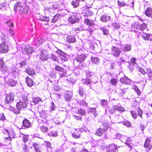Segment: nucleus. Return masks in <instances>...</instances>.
Instances as JSON below:
<instances>
[{
  "label": "nucleus",
  "instance_id": "obj_1",
  "mask_svg": "<svg viewBox=\"0 0 152 152\" xmlns=\"http://www.w3.org/2000/svg\"><path fill=\"white\" fill-rule=\"evenodd\" d=\"M1 40L2 42L0 44V53H6L9 50V47L6 44V38L4 35L1 36Z\"/></svg>",
  "mask_w": 152,
  "mask_h": 152
},
{
  "label": "nucleus",
  "instance_id": "obj_2",
  "mask_svg": "<svg viewBox=\"0 0 152 152\" xmlns=\"http://www.w3.org/2000/svg\"><path fill=\"white\" fill-rule=\"evenodd\" d=\"M139 102L137 101H134L132 104V107L136 110L138 115L141 118H142L143 112L139 107Z\"/></svg>",
  "mask_w": 152,
  "mask_h": 152
},
{
  "label": "nucleus",
  "instance_id": "obj_3",
  "mask_svg": "<svg viewBox=\"0 0 152 152\" xmlns=\"http://www.w3.org/2000/svg\"><path fill=\"white\" fill-rule=\"evenodd\" d=\"M39 57L42 61H46L49 58V54L47 50H42L40 52Z\"/></svg>",
  "mask_w": 152,
  "mask_h": 152
},
{
  "label": "nucleus",
  "instance_id": "obj_4",
  "mask_svg": "<svg viewBox=\"0 0 152 152\" xmlns=\"http://www.w3.org/2000/svg\"><path fill=\"white\" fill-rule=\"evenodd\" d=\"M44 11L46 15L50 16L54 15L55 11L50 5H47L45 6Z\"/></svg>",
  "mask_w": 152,
  "mask_h": 152
},
{
  "label": "nucleus",
  "instance_id": "obj_5",
  "mask_svg": "<svg viewBox=\"0 0 152 152\" xmlns=\"http://www.w3.org/2000/svg\"><path fill=\"white\" fill-rule=\"evenodd\" d=\"M109 126V124H103V128L98 129L96 132V134L98 136H101L104 133V131L107 129Z\"/></svg>",
  "mask_w": 152,
  "mask_h": 152
},
{
  "label": "nucleus",
  "instance_id": "obj_6",
  "mask_svg": "<svg viewBox=\"0 0 152 152\" xmlns=\"http://www.w3.org/2000/svg\"><path fill=\"white\" fill-rule=\"evenodd\" d=\"M55 69L58 71V73L60 75V77H62L65 76L66 74V72L64 71V68L59 66L56 65L55 67Z\"/></svg>",
  "mask_w": 152,
  "mask_h": 152
},
{
  "label": "nucleus",
  "instance_id": "obj_7",
  "mask_svg": "<svg viewBox=\"0 0 152 152\" xmlns=\"http://www.w3.org/2000/svg\"><path fill=\"white\" fill-rule=\"evenodd\" d=\"M121 53V51L118 48L115 46L112 47L111 49V54L113 56L118 57Z\"/></svg>",
  "mask_w": 152,
  "mask_h": 152
},
{
  "label": "nucleus",
  "instance_id": "obj_8",
  "mask_svg": "<svg viewBox=\"0 0 152 152\" xmlns=\"http://www.w3.org/2000/svg\"><path fill=\"white\" fill-rule=\"evenodd\" d=\"M14 100V95L12 92L7 94L6 96L4 101L5 103L9 104Z\"/></svg>",
  "mask_w": 152,
  "mask_h": 152
},
{
  "label": "nucleus",
  "instance_id": "obj_9",
  "mask_svg": "<svg viewBox=\"0 0 152 152\" xmlns=\"http://www.w3.org/2000/svg\"><path fill=\"white\" fill-rule=\"evenodd\" d=\"M21 9L20 10L19 12L23 14L27 13L29 10V7L25 2L22 3V5L21 7Z\"/></svg>",
  "mask_w": 152,
  "mask_h": 152
},
{
  "label": "nucleus",
  "instance_id": "obj_10",
  "mask_svg": "<svg viewBox=\"0 0 152 152\" xmlns=\"http://www.w3.org/2000/svg\"><path fill=\"white\" fill-rule=\"evenodd\" d=\"M141 37L143 39L146 41H152V34L149 33L143 32L141 35Z\"/></svg>",
  "mask_w": 152,
  "mask_h": 152
},
{
  "label": "nucleus",
  "instance_id": "obj_11",
  "mask_svg": "<svg viewBox=\"0 0 152 152\" xmlns=\"http://www.w3.org/2000/svg\"><path fill=\"white\" fill-rule=\"evenodd\" d=\"M27 107V103L26 102H23L22 101H20L18 102L16 105V107L19 110H21Z\"/></svg>",
  "mask_w": 152,
  "mask_h": 152
},
{
  "label": "nucleus",
  "instance_id": "obj_12",
  "mask_svg": "<svg viewBox=\"0 0 152 152\" xmlns=\"http://www.w3.org/2000/svg\"><path fill=\"white\" fill-rule=\"evenodd\" d=\"M25 82L28 86L31 87L35 85L36 84L32 79L28 76H27L25 78Z\"/></svg>",
  "mask_w": 152,
  "mask_h": 152
},
{
  "label": "nucleus",
  "instance_id": "obj_13",
  "mask_svg": "<svg viewBox=\"0 0 152 152\" xmlns=\"http://www.w3.org/2000/svg\"><path fill=\"white\" fill-rule=\"evenodd\" d=\"M119 81L121 83L126 85L130 84L131 83L130 80L126 76L121 78Z\"/></svg>",
  "mask_w": 152,
  "mask_h": 152
},
{
  "label": "nucleus",
  "instance_id": "obj_14",
  "mask_svg": "<svg viewBox=\"0 0 152 152\" xmlns=\"http://www.w3.org/2000/svg\"><path fill=\"white\" fill-rule=\"evenodd\" d=\"M79 18L74 15H71L68 18V20L71 23H74L78 21Z\"/></svg>",
  "mask_w": 152,
  "mask_h": 152
},
{
  "label": "nucleus",
  "instance_id": "obj_15",
  "mask_svg": "<svg viewBox=\"0 0 152 152\" xmlns=\"http://www.w3.org/2000/svg\"><path fill=\"white\" fill-rule=\"evenodd\" d=\"M81 131L80 129H75V131L72 134V136L74 138L76 139L79 138L80 137Z\"/></svg>",
  "mask_w": 152,
  "mask_h": 152
},
{
  "label": "nucleus",
  "instance_id": "obj_16",
  "mask_svg": "<svg viewBox=\"0 0 152 152\" xmlns=\"http://www.w3.org/2000/svg\"><path fill=\"white\" fill-rule=\"evenodd\" d=\"M86 58L85 55L82 54L77 55L76 57V60L80 63L83 62Z\"/></svg>",
  "mask_w": 152,
  "mask_h": 152
},
{
  "label": "nucleus",
  "instance_id": "obj_17",
  "mask_svg": "<svg viewBox=\"0 0 152 152\" xmlns=\"http://www.w3.org/2000/svg\"><path fill=\"white\" fill-rule=\"evenodd\" d=\"M22 5V3L20 1H17L14 4V10L15 12L18 11H20V10L21 9V7Z\"/></svg>",
  "mask_w": 152,
  "mask_h": 152
},
{
  "label": "nucleus",
  "instance_id": "obj_18",
  "mask_svg": "<svg viewBox=\"0 0 152 152\" xmlns=\"http://www.w3.org/2000/svg\"><path fill=\"white\" fill-rule=\"evenodd\" d=\"M145 14L148 17H152V8L151 7H147L145 11Z\"/></svg>",
  "mask_w": 152,
  "mask_h": 152
},
{
  "label": "nucleus",
  "instance_id": "obj_19",
  "mask_svg": "<svg viewBox=\"0 0 152 152\" xmlns=\"http://www.w3.org/2000/svg\"><path fill=\"white\" fill-rule=\"evenodd\" d=\"M148 27L147 24L143 23L139 25L138 29L140 31L142 32L144 31L145 30L148 31L149 29H147Z\"/></svg>",
  "mask_w": 152,
  "mask_h": 152
},
{
  "label": "nucleus",
  "instance_id": "obj_20",
  "mask_svg": "<svg viewBox=\"0 0 152 152\" xmlns=\"http://www.w3.org/2000/svg\"><path fill=\"white\" fill-rule=\"evenodd\" d=\"M116 146L114 144L109 145L107 148V150L109 152H115L117 150Z\"/></svg>",
  "mask_w": 152,
  "mask_h": 152
},
{
  "label": "nucleus",
  "instance_id": "obj_21",
  "mask_svg": "<svg viewBox=\"0 0 152 152\" xmlns=\"http://www.w3.org/2000/svg\"><path fill=\"white\" fill-rule=\"evenodd\" d=\"M26 72L29 75L33 77L36 75V72L35 70L33 69L28 68L26 69Z\"/></svg>",
  "mask_w": 152,
  "mask_h": 152
},
{
  "label": "nucleus",
  "instance_id": "obj_22",
  "mask_svg": "<svg viewBox=\"0 0 152 152\" xmlns=\"http://www.w3.org/2000/svg\"><path fill=\"white\" fill-rule=\"evenodd\" d=\"M113 109L114 111H117L120 113H122L125 111L124 108L122 107L117 105L114 106Z\"/></svg>",
  "mask_w": 152,
  "mask_h": 152
},
{
  "label": "nucleus",
  "instance_id": "obj_23",
  "mask_svg": "<svg viewBox=\"0 0 152 152\" xmlns=\"http://www.w3.org/2000/svg\"><path fill=\"white\" fill-rule=\"evenodd\" d=\"M66 42L69 43H73L76 42L75 38L73 36L69 35L66 38Z\"/></svg>",
  "mask_w": 152,
  "mask_h": 152
},
{
  "label": "nucleus",
  "instance_id": "obj_24",
  "mask_svg": "<svg viewBox=\"0 0 152 152\" xmlns=\"http://www.w3.org/2000/svg\"><path fill=\"white\" fill-rule=\"evenodd\" d=\"M110 16L105 14L101 16L100 20L103 22H106L110 20Z\"/></svg>",
  "mask_w": 152,
  "mask_h": 152
},
{
  "label": "nucleus",
  "instance_id": "obj_25",
  "mask_svg": "<svg viewBox=\"0 0 152 152\" xmlns=\"http://www.w3.org/2000/svg\"><path fill=\"white\" fill-rule=\"evenodd\" d=\"M72 94L71 93H67L64 96V98L67 102H69L71 100Z\"/></svg>",
  "mask_w": 152,
  "mask_h": 152
},
{
  "label": "nucleus",
  "instance_id": "obj_26",
  "mask_svg": "<svg viewBox=\"0 0 152 152\" xmlns=\"http://www.w3.org/2000/svg\"><path fill=\"white\" fill-rule=\"evenodd\" d=\"M132 47L130 44H125L123 47V51L124 52H128L131 50Z\"/></svg>",
  "mask_w": 152,
  "mask_h": 152
},
{
  "label": "nucleus",
  "instance_id": "obj_27",
  "mask_svg": "<svg viewBox=\"0 0 152 152\" xmlns=\"http://www.w3.org/2000/svg\"><path fill=\"white\" fill-rule=\"evenodd\" d=\"M124 140H126L125 141V143L128 146H129L130 148H132V146L131 145L132 140H131L130 139V138L129 137L126 138H126H124Z\"/></svg>",
  "mask_w": 152,
  "mask_h": 152
},
{
  "label": "nucleus",
  "instance_id": "obj_28",
  "mask_svg": "<svg viewBox=\"0 0 152 152\" xmlns=\"http://www.w3.org/2000/svg\"><path fill=\"white\" fill-rule=\"evenodd\" d=\"M146 74L149 80H152V70L151 69H148Z\"/></svg>",
  "mask_w": 152,
  "mask_h": 152
},
{
  "label": "nucleus",
  "instance_id": "obj_29",
  "mask_svg": "<svg viewBox=\"0 0 152 152\" xmlns=\"http://www.w3.org/2000/svg\"><path fill=\"white\" fill-rule=\"evenodd\" d=\"M84 22L85 24L90 26H93L94 24V22L92 20H90L88 18L85 19L84 20Z\"/></svg>",
  "mask_w": 152,
  "mask_h": 152
},
{
  "label": "nucleus",
  "instance_id": "obj_30",
  "mask_svg": "<svg viewBox=\"0 0 152 152\" xmlns=\"http://www.w3.org/2000/svg\"><path fill=\"white\" fill-rule=\"evenodd\" d=\"M45 146L48 149L47 150L48 152H51V145L50 143L46 141L44 143Z\"/></svg>",
  "mask_w": 152,
  "mask_h": 152
},
{
  "label": "nucleus",
  "instance_id": "obj_31",
  "mask_svg": "<svg viewBox=\"0 0 152 152\" xmlns=\"http://www.w3.org/2000/svg\"><path fill=\"white\" fill-rule=\"evenodd\" d=\"M50 6L55 11L56 10L59 8V3L57 2L54 3L53 5H50Z\"/></svg>",
  "mask_w": 152,
  "mask_h": 152
},
{
  "label": "nucleus",
  "instance_id": "obj_32",
  "mask_svg": "<svg viewBox=\"0 0 152 152\" xmlns=\"http://www.w3.org/2000/svg\"><path fill=\"white\" fill-rule=\"evenodd\" d=\"M71 4L74 8H76L79 6V3L77 0L72 1L71 2Z\"/></svg>",
  "mask_w": 152,
  "mask_h": 152
},
{
  "label": "nucleus",
  "instance_id": "obj_33",
  "mask_svg": "<svg viewBox=\"0 0 152 152\" xmlns=\"http://www.w3.org/2000/svg\"><path fill=\"white\" fill-rule=\"evenodd\" d=\"M132 117L134 119H136L137 117V113L138 114V113L135 110H132L130 111Z\"/></svg>",
  "mask_w": 152,
  "mask_h": 152
},
{
  "label": "nucleus",
  "instance_id": "obj_34",
  "mask_svg": "<svg viewBox=\"0 0 152 152\" xmlns=\"http://www.w3.org/2000/svg\"><path fill=\"white\" fill-rule=\"evenodd\" d=\"M0 121L4 122L7 121L4 114L3 113L0 114Z\"/></svg>",
  "mask_w": 152,
  "mask_h": 152
},
{
  "label": "nucleus",
  "instance_id": "obj_35",
  "mask_svg": "<svg viewBox=\"0 0 152 152\" xmlns=\"http://www.w3.org/2000/svg\"><path fill=\"white\" fill-rule=\"evenodd\" d=\"M61 55L62 57V58H61L62 60H64L65 61H68V58L67 57L68 56V55L66 54V53H65L63 52H62V53Z\"/></svg>",
  "mask_w": 152,
  "mask_h": 152
},
{
  "label": "nucleus",
  "instance_id": "obj_36",
  "mask_svg": "<svg viewBox=\"0 0 152 152\" xmlns=\"http://www.w3.org/2000/svg\"><path fill=\"white\" fill-rule=\"evenodd\" d=\"M120 138H121V140L122 142H123L124 140V138H126V137L124 136L121 135V134L118 133L115 135V138H118L120 139Z\"/></svg>",
  "mask_w": 152,
  "mask_h": 152
},
{
  "label": "nucleus",
  "instance_id": "obj_37",
  "mask_svg": "<svg viewBox=\"0 0 152 152\" xmlns=\"http://www.w3.org/2000/svg\"><path fill=\"white\" fill-rule=\"evenodd\" d=\"M51 58L53 61L59 62V59L58 57L54 54L52 53L51 55Z\"/></svg>",
  "mask_w": 152,
  "mask_h": 152
},
{
  "label": "nucleus",
  "instance_id": "obj_38",
  "mask_svg": "<svg viewBox=\"0 0 152 152\" xmlns=\"http://www.w3.org/2000/svg\"><path fill=\"white\" fill-rule=\"evenodd\" d=\"M28 135H24L22 134H21L20 135V137H22V138H23V141L24 143H26V142L28 140Z\"/></svg>",
  "mask_w": 152,
  "mask_h": 152
},
{
  "label": "nucleus",
  "instance_id": "obj_39",
  "mask_svg": "<svg viewBox=\"0 0 152 152\" xmlns=\"http://www.w3.org/2000/svg\"><path fill=\"white\" fill-rule=\"evenodd\" d=\"M77 113L81 115H85L86 113L85 110L80 109L78 110Z\"/></svg>",
  "mask_w": 152,
  "mask_h": 152
},
{
  "label": "nucleus",
  "instance_id": "obj_40",
  "mask_svg": "<svg viewBox=\"0 0 152 152\" xmlns=\"http://www.w3.org/2000/svg\"><path fill=\"white\" fill-rule=\"evenodd\" d=\"M23 102H26L28 101V98L27 96L25 95V94H23L22 95L21 97H20V101Z\"/></svg>",
  "mask_w": 152,
  "mask_h": 152
},
{
  "label": "nucleus",
  "instance_id": "obj_41",
  "mask_svg": "<svg viewBox=\"0 0 152 152\" xmlns=\"http://www.w3.org/2000/svg\"><path fill=\"white\" fill-rule=\"evenodd\" d=\"M33 146L34 148V150L36 152H41L39 150V146L37 143H35L33 144Z\"/></svg>",
  "mask_w": 152,
  "mask_h": 152
},
{
  "label": "nucleus",
  "instance_id": "obj_42",
  "mask_svg": "<svg viewBox=\"0 0 152 152\" xmlns=\"http://www.w3.org/2000/svg\"><path fill=\"white\" fill-rule=\"evenodd\" d=\"M100 29L102 31L104 35H107L109 34V31L107 29L103 27H101Z\"/></svg>",
  "mask_w": 152,
  "mask_h": 152
},
{
  "label": "nucleus",
  "instance_id": "obj_43",
  "mask_svg": "<svg viewBox=\"0 0 152 152\" xmlns=\"http://www.w3.org/2000/svg\"><path fill=\"white\" fill-rule=\"evenodd\" d=\"M6 6L7 4L6 2L1 3H0V9L2 10H6Z\"/></svg>",
  "mask_w": 152,
  "mask_h": 152
},
{
  "label": "nucleus",
  "instance_id": "obj_44",
  "mask_svg": "<svg viewBox=\"0 0 152 152\" xmlns=\"http://www.w3.org/2000/svg\"><path fill=\"white\" fill-rule=\"evenodd\" d=\"M8 82V84L12 86H14L16 85V82L13 80L10 79Z\"/></svg>",
  "mask_w": 152,
  "mask_h": 152
},
{
  "label": "nucleus",
  "instance_id": "obj_45",
  "mask_svg": "<svg viewBox=\"0 0 152 152\" xmlns=\"http://www.w3.org/2000/svg\"><path fill=\"white\" fill-rule=\"evenodd\" d=\"M117 83V80L115 78L111 79L110 80V83L113 86H116Z\"/></svg>",
  "mask_w": 152,
  "mask_h": 152
},
{
  "label": "nucleus",
  "instance_id": "obj_46",
  "mask_svg": "<svg viewBox=\"0 0 152 152\" xmlns=\"http://www.w3.org/2000/svg\"><path fill=\"white\" fill-rule=\"evenodd\" d=\"M40 130L43 132H47L48 130V127L43 126L41 127Z\"/></svg>",
  "mask_w": 152,
  "mask_h": 152
},
{
  "label": "nucleus",
  "instance_id": "obj_47",
  "mask_svg": "<svg viewBox=\"0 0 152 152\" xmlns=\"http://www.w3.org/2000/svg\"><path fill=\"white\" fill-rule=\"evenodd\" d=\"M150 140L149 139H147L145 141V143L144 145V146L146 148L148 147V146H149L151 147H152V145H150Z\"/></svg>",
  "mask_w": 152,
  "mask_h": 152
},
{
  "label": "nucleus",
  "instance_id": "obj_48",
  "mask_svg": "<svg viewBox=\"0 0 152 152\" xmlns=\"http://www.w3.org/2000/svg\"><path fill=\"white\" fill-rule=\"evenodd\" d=\"M25 50L27 54H31L33 52V49L31 47L26 48Z\"/></svg>",
  "mask_w": 152,
  "mask_h": 152
},
{
  "label": "nucleus",
  "instance_id": "obj_49",
  "mask_svg": "<svg viewBox=\"0 0 152 152\" xmlns=\"http://www.w3.org/2000/svg\"><path fill=\"white\" fill-rule=\"evenodd\" d=\"M134 89L136 91L138 96H139L141 95V92L137 86H134Z\"/></svg>",
  "mask_w": 152,
  "mask_h": 152
},
{
  "label": "nucleus",
  "instance_id": "obj_50",
  "mask_svg": "<svg viewBox=\"0 0 152 152\" xmlns=\"http://www.w3.org/2000/svg\"><path fill=\"white\" fill-rule=\"evenodd\" d=\"M21 125L20 127H18L19 129H25L29 127L31 124H21Z\"/></svg>",
  "mask_w": 152,
  "mask_h": 152
},
{
  "label": "nucleus",
  "instance_id": "obj_51",
  "mask_svg": "<svg viewBox=\"0 0 152 152\" xmlns=\"http://www.w3.org/2000/svg\"><path fill=\"white\" fill-rule=\"evenodd\" d=\"M91 60L94 63L98 64L99 63V59L97 58L92 57Z\"/></svg>",
  "mask_w": 152,
  "mask_h": 152
},
{
  "label": "nucleus",
  "instance_id": "obj_52",
  "mask_svg": "<svg viewBox=\"0 0 152 152\" xmlns=\"http://www.w3.org/2000/svg\"><path fill=\"white\" fill-rule=\"evenodd\" d=\"M137 60V59L136 58L134 57H132L130 58V62L133 65H134L136 64Z\"/></svg>",
  "mask_w": 152,
  "mask_h": 152
},
{
  "label": "nucleus",
  "instance_id": "obj_53",
  "mask_svg": "<svg viewBox=\"0 0 152 152\" xmlns=\"http://www.w3.org/2000/svg\"><path fill=\"white\" fill-rule=\"evenodd\" d=\"M117 4L118 6L121 7H124L127 5V4L123 0L122 1H118Z\"/></svg>",
  "mask_w": 152,
  "mask_h": 152
},
{
  "label": "nucleus",
  "instance_id": "obj_54",
  "mask_svg": "<svg viewBox=\"0 0 152 152\" xmlns=\"http://www.w3.org/2000/svg\"><path fill=\"white\" fill-rule=\"evenodd\" d=\"M59 17L58 15L56 14L53 16V17L52 20V21L53 23H55L58 19Z\"/></svg>",
  "mask_w": 152,
  "mask_h": 152
},
{
  "label": "nucleus",
  "instance_id": "obj_55",
  "mask_svg": "<svg viewBox=\"0 0 152 152\" xmlns=\"http://www.w3.org/2000/svg\"><path fill=\"white\" fill-rule=\"evenodd\" d=\"M41 101V99L37 97L34 98L33 100V102L35 104H37L38 102H40Z\"/></svg>",
  "mask_w": 152,
  "mask_h": 152
},
{
  "label": "nucleus",
  "instance_id": "obj_56",
  "mask_svg": "<svg viewBox=\"0 0 152 152\" xmlns=\"http://www.w3.org/2000/svg\"><path fill=\"white\" fill-rule=\"evenodd\" d=\"M138 70L141 73L142 75H145L146 72H145V70L142 67H139L138 68Z\"/></svg>",
  "mask_w": 152,
  "mask_h": 152
},
{
  "label": "nucleus",
  "instance_id": "obj_57",
  "mask_svg": "<svg viewBox=\"0 0 152 152\" xmlns=\"http://www.w3.org/2000/svg\"><path fill=\"white\" fill-rule=\"evenodd\" d=\"M27 64V62L26 60H24L20 62L19 64L20 67H23L24 66Z\"/></svg>",
  "mask_w": 152,
  "mask_h": 152
},
{
  "label": "nucleus",
  "instance_id": "obj_58",
  "mask_svg": "<svg viewBox=\"0 0 152 152\" xmlns=\"http://www.w3.org/2000/svg\"><path fill=\"white\" fill-rule=\"evenodd\" d=\"M20 110H19L18 108L14 109L12 111L16 115H18L20 114Z\"/></svg>",
  "mask_w": 152,
  "mask_h": 152
},
{
  "label": "nucleus",
  "instance_id": "obj_59",
  "mask_svg": "<svg viewBox=\"0 0 152 152\" xmlns=\"http://www.w3.org/2000/svg\"><path fill=\"white\" fill-rule=\"evenodd\" d=\"M40 115L41 117L43 118L46 116L47 114L45 113V111L42 110L40 113Z\"/></svg>",
  "mask_w": 152,
  "mask_h": 152
},
{
  "label": "nucleus",
  "instance_id": "obj_60",
  "mask_svg": "<svg viewBox=\"0 0 152 152\" xmlns=\"http://www.w3.org/2000/svg\"><path fill=\"white\" fill-rule=\"evenodd\" d=\"M113 26L114 29H117L120 28V25L118 23H115L113 24Z\"/></svg>",
  "mask_w": 152,
  "mask_h": 152
},
{
  "label": "nucleus",
  "instance_id": "obj_61",
  "mask_svg": "<svg viewBox=\"0 0 152 152\" xmlns=\"http://www.w3.org/2000/svg\"><path fill=\"white\" fill-rule=\"evenodd\" d=\"M138 28V25L136 23H134L132 25L131 28L134 31L136 30Z\"/></svg>",
  "mask_w": 152,
  "mask_h": 152
},
{
  "label": "nucleus",
  "instance_id": "obj_62",
  "mask_svg": "<svg viewBox=\"0 0 152 152\" xmlns=\"http://www.w3.org/2000/svg\"><path fill=\"white\" fill-rule=\"evenodd\" d=\"M55 105L54 103L53 102H52L51 103V106L50 107L51 110L52 111L54 110L55 109Z\"/></svg>",
  "mask_w": 152,
  "mask_h": 152
},
{
  "label": "nucleus",
  "instance_id": "obj_63",
  "mask_svg": "<svg viewBox=\"0 0 152 152\" xmlns=\"http://www.w3.org/2000/svg\"><path fill=\"white\" fill-rule=\"evenodd\" d=\"M79 104L80 105H83L85 107L87 106V104L84 101H81L79 102Z\"/></svg>",
  "mask_w": 152,
  "mask_h": 152
},
{
  "label": "nucleus",
  "instance_id": "obj_64",
  "mask_svg": "<svg viewBox=\"0 0 152 152\" xmlns=\"http://www.w3.org/2000/svg\"><path fill=\"white\" fill-rule=\"evenodd\" d=\"M23 151L25 152H28L29 149L27 146L25 144L23 148Z\"/></svg>",
  "mask_w": 152,
  "mask_h": 152
}]
</instances>
